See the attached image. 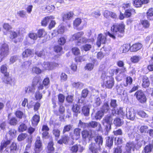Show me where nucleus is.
Returning <instances> with one entry per match:
<instances>
[{
    "instance_id": "nucleus-50",
    "label": "nucleus",
    "mask_w": 153,
    "mask_h": 153,
    "mask_svg": "<svg viewBox=\"0 0 153 153\" xmlns=\"http://www.w3.org/2000/svg\"><path fill=\"white\" fill-rule=\"evenodd\" d=\"M46 34V33L43 29H39L37 32V37L39 38L43 37V35Z\"/></svg>"
},
{
    "instance_id": "nucleus-10",
    "label": "nucleus",
    "mask_w": 153,
    "mask_h": 153,
    "mask_svg": "<svg viewBox=\"0 0 153 153\" xmlns=\"http://www.w3.org/2000/svg\"><path fill=\"white\" fill-rule=\"evenodd\" d=\"M136 146V144L133 142H129L127 143L125 146L126 151L124 153H131V150L134 151Z\"/></svg>"
},
{
    "instance_id": "nucleus-55",
    "label": "nucleus",
    "mask_w": 153,
    "mask_h": 153,
    "mask_svg": "<svg viewBox=\"0 0 153 153\" xmlns=\"http://www.w3.org/2000/svg\"><path fill=\"white\" fill-rule=\"evenodd\" d=\"M81 22V19H80L79 18H76L74 21L73 25L75 27H78L80 25Z\"/></svg>"
},
{
    "instance_id": "nucleus-44",
    "label": "nucleus",
    "mask_w": 153,
    "mask_h": 153,
    "mask_svg": "<svg viewBox=\"0 0 153 153\" xmlns=\"http://www.w3.org/2000/svg\"><path fill=\"white\" fill-rule=\"evenodd\" d=\"M12 79L10 77L8 76H4V78L3 81L5 83L11 85Z\"/></svg>"
},
{
    "instance_id": "nucleus-14",
    "label": "nucleus",
    "mask_w": 153,
    "mask_h": 153,
    "mask_svg": "<svg viewBox=\"0 0 153 153\" xmlns=\"http://www.w3.org/2000/svg\"><path fill=\"white\" fill-rule=\"evenodd\" d=\"M84 148L80 145H75L71 147V150L72 152H77V151L80 152H82Z\"/></svg>"
},
{
    "instance_id": "nucleus-52",
    "label": "nucleus",
    "mask_w": 153,
    "mask_h": 153,
    "mask_svg": "<svg viewBox=\"0 0 153 153\" xmlns=\"http://www.w3.org/2000/svg\"><path fill=\"white\" fill-rule=\"evenodd\" d=\"M72 52L75 55H78L80 54V51L77 47H74L72 49Z\"/></svg>"
},
{
    "instance_id": "nucleus-22",
    "label": "nucleus",
    "mask_w": 153,
    "mask_h": 153,
    "mask_svg": "<svg viewBox=\"0 0 153 153\" xmlns=\"http://www.w3.org/2000/svg\"><path fill=\"white\" fill-rule=\"evenodd\" d=\"M135 13V10L133 9H126L124 13V16L126 17H130L132 14Z\"/></svg>"
},
{
    "instance_id": "nucleus-27",
    "label": "nucleus",
    "mask_w": 153,
    "mask_h": 153,
    "mask_svg": "<svg viewBox=\"0 0 153 153\" xmlns=\"http://www.w3.org/2000/svg\"><path fill=\"white\" fill-rule=\"evenodd\" d=\"M109 106L107 102H105L101 108V111L104 114L106 113L110 110Z\"/></svg>"
},
{
    "instance_id": "nucleus-33",
    "label": "nucleus",
    "mask_w": 153,
    "mask_h": 153,
    "mask_svg": "<svg viewBox=\"0 0 153 153\" xmlns=\"http://www.w3.org/2000/svg\"><path fill=\"white\" fill-rule=\"evenodd\" d=\"M133 3L135 7H140L143 4H144V3H143V0L142 1L141 0H133Z\"/></svg>"
},
{
    "instance_id": "nucleus-29",
    "label": "nucleus",
    "mask_w": 153,
    "mask_h": 153,
    "mask_svg": "<svg viewBox=\"0 0 153 153\" xmlns=\"http://www.w3.org/2000/svg\"><path fill=\"white\" fill-rule=\"evenodd\" d=\"M147 19L149 20L153 19V9L149 8L146 12Z\"/></svg>"
},
{
    "instance_id": "nucleus-15",
    "label": "nucleus",
    "mask_w": 153,
    "mask_h": 153,
    "mask_svg": "<svg viewBox=\"0 0 153 153\" xmlns=\"http://www.w3.org/2000/svg\"><path fill=\"white\" fill-rule=\"evenodd\" d=\"M84 33L82 31H81L76 33L72 35L70 40L71 41L74 40H79V39L83 35Z\"/></svg>"
},
{
    "instance_id": "nucleus-53",
    "label": "nucleus",
    "mask_w": 153,
    "mask_h": 153,
    "mask_svg": "<svg viewBox=\"0 0 153 153\" xmlns=\"http://www.w3.org/2000/svg\"><path fill=\"white\" fill-rule=\"evenodd\" d=\"M113 138L112 137H109L108 139L106 141V144L108 147H111L113 144Z\"/></svg>"
},
{
    "instance_id": "nucleus-38",
    "label": "nucleus",
    "mask_w": 153,
    "mask_h": 153,
    "mask_svg": "<svg viewBox=\"0 0 153 153\" xmlns=\"http://www.w3.org/2000/svg\"><path fill=\"white\" fill-rule=\"evenodd\" d=\"M82 134L83 139H85L87 138H90V132L89 131L87 130H84L82 131Z\"/></svg>"
},
{
    "instance_id": "nucleus-60",
    "label": "nucleus",
    "mask_w": 153,
    "mask_h": 153,
    "mask_svg": "<svg viewBox=\"0 0 153 153\" xmlns=\"http://www.w3.org/2000/svg\"><path fill=\"white\" fill-rule=\"evenodd\" d=\"M91 15L96 18H97L100 16L101 13L99 10H97L91 13Z\"/></svg>"
},
{
    "instance_id": "nucleus-5",
    "label": "nucleus",
    "mask_w": 153,
    "mask_h": 153,
    "mask_svg": "<svg viewBox=\"0 0 153 153\" xmlns=\"http://www.w3.org/2000/svg\"><path fill=\"white\" fill-rule=\"evenodd\" d=\"M116 111L113 110L111 111V114L105 115L103 119L102 123L103 125H104L105 123L107 124H111L113 120V117L115 116Z\"/></svg>"
},
{
    "instance_id": "nucleus-25",
    "label": "nucleus",
    "mask_w": 153,
    "mask_h": 153,
    "mask_svg": "<svg viewBox=\"0 0 153 153\" xmlns=\"http://www.w3.org/2000/svg\"><path fill=\"white\" fill-rule=\"evenodd\" d=\"M130 45L128 44H125L121 46L120 48V51L123 53H125L128 52L129 49L130 50Z\"/></svg>"
},
{
    "instance_id": "nucleus-19",
    "label": "nucleus",
    "mask_w": 153,
    "mask_h": 153,
    "mask_svg": "<svg viewBox=\"0 0 153 153\" xmlns=\"http://www.w3.org/2000/svg\"><path fill=\"white\" fill-rule=\"evenodd\" d=\"M74 13L72 12H69L67 13L63 14L62 15L63 21L65 22L66 20L71 19Z\"/></svg>"
},
{
    "instance_id": "nucleus-21",
    "label": "nucleus",
    "mask_w": 153,
    "mask_h": 153,
    "mask_svg": "<svg viewBox=\"0 0 153 153\" xmlns=\"http://www.w3.org/2000/svg\"><path fill=\"white\" fill-rule=\"evenodd\" d=\"M142 86L144 88L148 87L150 84L148 78L146 76H143L142 78Z\"/></svg>"
},
{
    "instance_id": "nucleus-31",
    "label": "nucleus",
    "mask_w": 153,
    "mask_h": 153,
    "mask_svg": "<svg viewBox=\"0 0 153 153\" xmlns=\"http://www.w3.org/2000/svg\"><path fill=\"white\" fill-rule=\"evenodd\" d=\"M116 111L115 115L118 114L123 118H124L125 117H126V114H125V112H124L122 108H120L117 111Z\"/></svg>"
},
{
    "instance_id": "nucleus-56",
    "label": "nucleus",
    "mask_w": 153,
    "mask_h": 153,
    "mask_svg": "<svg viewBox=\"0 0 153 153\" xmlns=\"http://www.w3.org/2000/svg\"><path fill=\"white\" fill-rule=\"evenodd\" d=\"M94 66V64L88 63L87 64L85 67V68L86 70L90 71L93 69Z\"/></svg>"
},
{
    "instance_id": "nucleus-24",
    "label": "nucleus",
    "mask_w": 153,
    "mask_h": 153,
    "mask_svg": "<svg viewBox=\"0 0 153 153\" xmlns=\"http://www.w3.org/2000/svg\"><path fill=\"white\" fill-rule=\"evenodd\" d=\"M91 106L85 105L82 108V111L83 114L85 116H88L89 114V110Z\"/></svg>"
},
{
    "instance_id": "nucleus-7",
    "label": "nucleus",
    "mask_w": 153,
    "mask_h": 153,
    "mask_svg": "<svg viewBox=\"0 0 153 153\" xmlns=\"http://www.w3.org/2000/svg\"><path fill=\"white\" fill-rule=\"evenodd\" d=\"M88 128H97V130L101 131L102 130V128L101 124L99 122L91 121L87 123Z\"/></svg>"
},
{
    "instance_id": "nucleus-1",
    "label": "nucleus",
    "mask_w": 153,
    "mask_h": 153,
    "mask_svg": "<svg viewBox=\"0 0 153 153\" xmlns=\"http://www.w3.org/2000/svg\"><path fill=\"white\" fill-rule=\"evenodd\" d=\"M95 143H91L88 146L89 150L92 153H99V152L103 151L102 145L103 138L101 136L97 135L94 138Z\"/></svg>"
},
{
    "instance_id": "nucleus-47",
    "label": "nucleus",
    "mask_w": 153,
    "mask_h": 153,
    "mask_svg": "<svg viewBox=\"0 0 153 153\" xmlns=\"http://www.w3.org/2000/svg\"><path fill=\"white\" fill-rule=\"evenodd\" d=\"M72 126H73L70 124L67 125L65 126L64 127L62 131V133L64 134L66 132L69 131L72 128Z\"/></svg>"
},
{
    "instance_id": "nucleus-3",
    "label": "nucleus",
    "mask_w": 153,
    "mask_h": 153,
    "mask_svg": "<svg viewBox=\"0 0 153 153\" xmlns=\"http://www.w3.org/2000/svg\"><path fill=\"white\" fill-rule=\"evenodd\" d=\"M101 78L103 80V84L108 88H111L114 84V78L110 76H106L105 73H102L101 76Z\"/></svg>"
},
{
    "instance_id": "nucleus-37",
    "label": "nucleus",
    "mask_w": 153,
    "mask_h": 153,
    "mask_svg": "<svg viewBox=\"0 0 153 153\" xmlns=\"http://www.w3.org/2000/svg\"><path fill=\"white\" fill-rule=\"evenodd\" d=\"M110 105L111 107L113 108L112 110H114L116 111L115 109L117 106V100H116L114 99L111 100Z\"/></svg>"
},
{
    "instance_id": "nucleus-48",
    "label": "nucleus",
    "mask_w": 153,
    "mask_h": 153,
    "mask_svg": "<svg viewBox=\"0 0 153 153\" xmlns=\"http://www.w3.org/2000/svg\"><path fill=\"white\" fill-rule=\"evenodd\" d=\"M9 123L11 125H16L17 123V121L15 117H12L9 119Z\"/></svg>"
},
{
    "instance_id": "nucleus-9",
    "label": "nucleus",
    "mask_w": 153,
    "mask_h": 153,
    "mask_svg": "<svg viewBox=\"0 0 153 153\" xmlns=\"http://www.w3.org/2000/svg\"><path fill=\"white\" fill-rule=\"evenodd\" d=\"M35 144V147L34 150L35 153H39L42 150V144L39 137H37Z\"/></svg>"
},
{
    "instance_id": "nucleus-11",
    "label": "nucleus",
    "mask_w": 153,
    "mask_h": 153,
    "mask_svg": "<svg viewBox=\"0 0 153 153\" xmlns=\"http://www.w3.org/2000/svg\"><path fill=\"white\" fill-rule=\"evenodd\" d=\"M17 150L16 144L13 143L10 147H7L4 151V153H16Z\"/></svg>"
},
{
    "instance_id": "nucleus-59",
    "label": "nucleus",
    "mask_w": 153,
    "mask_h": 153,
    "mask_svg": "<svg viewBox=\"0 0 153 153\" xmlns=\"http://www.w3.org/2000/svg\"><path fill=\"white\" fill-rule=\"evenodd\" d=\"M27 134L26 133H22L20 134L18 137L19 141H21L25 139L27 137Z\"/></svg>"
},
{
    "instance_id": "nucleus-46",
    "label": "nucleus",
    "mask_w": 153,
    "mask_h": 153,
    "mask_svg": "<svg viewBox=\"0 0 153 153\" xmlns=\"http://www.w3.org/2000/svg\"><path fill=\"white\" fill-rule=\"evenodd\" d=\"M27 129V126L25 124L23 123L21 124L18 128L19 131L20 132H22L25 131Z\"/></svg>"
},
{
    "instance_id": "nucleus-35",
    "label": "nucleus",
    "mask_w": 153,
    "mask_h": 153,
    "mask_svg": "<svg viewBox=\"0 0 153 153\" xmlns=\"http://www.w3.org/2000/svg\"><path fill=\"white\" fill-rule=\"evenodd\" d=\"M32 52L29 49L25 50L22 53V56L23 58L29 56L32 54Z\"/></svg>"
},
{
    "instance_id": "nucleus-43",
    "label": "nucleus",
    "mask_w": 153,
    "mask_h": 153,
    "mask_svg": "<svg viewBox=\"0 0 153 153\" xmlns=\"http://www.w3.org/2000/svg\"><path fill=\"white\" fill-rule=\"evenodd\" d=\"M78 42L82 43H92V42L91 40L90 39H87L85 37H82L79 39Z\"/></svg>"
},
{
    "instance_id": "nucleus-2",
    "label": "nucleus",
    "mask_w": 153,
    "mask_h": 153,
    "mask_svg": "<svg viewBox=\"0 0 153 153\" xmlns=\"http://www.w3.org/2000/svg\"><path fill=\"white\" fill-rule=\"evenodd\" d=\"M125 25L123 24H115L111 27L112 33L108 32L107 35L114 39H115V36L122 37L124 36Z\"/></svg>"
},
{
    "instance_id": "nucleus-51",
    "label": "nucleus",
    "mask_w": 153,
    "mask_h": 153,
    "mask_svg": "<svg viewBox=\"0 0 153 153\" xmlns=\"http://www.w3.org/2000/svg\"><path fill=\"white\" fill-rule=\"evenodd\" d=\"M105 128L104 131L105 132L104 134L107 135L108 134V132L110 131L111 129V124H107V125L105 126Z\"/></svg>"
},
{
    "instance_id": "nucleus-39",
    "label": "nucleus",
    "mask_w": 153,
    "mask_h": 153,
    "mask_svg": "<svg viewBox=\"0 0 153 153\" xmlns=\"http://www.w3.org/2000/svg\"><path fill=\"white\" fill-rule=\"evenodd\" d=\"M141 57L139 56H134L131 58V61L134 63L138 62L141 59Z\"/></svg>"
},
{
    "instance_id": "nucleus-17",
    "label": "nucleus",
    "mask_w": 153,
    "mask_h": 153,
    "mask_svg": "<svg viewBox=\"0 0 153 153\" xmlns=\"http://www.w3.org/2000/svg\"><path fill=\"white\" fill-rule=\"evenodd\" d=\"M135 113L132 109H129L126 111V117L131 120H133L135 118Z\"/></svg>"
},
{
    "instance_id": "nucleus-4",
    "label": "nucleus",
    "mask_w": 153,
    "mask_h": 153,
    "mask_svg": "<svg viewBox=\"0 0 153 153\" xmlns=\"http://www.w3.org/2000/svg\"><path fill=\"white\" fill-rule=\"evenodd\" d=\"M9 49L8 45L4 43L0 46V62L3 58L6 57L9 54Z\"/></svg>"
},
{
    "instance_id": "nucleus-57",
    "label": "nucleus",
    "mask_w": 153,
    "mask_h": 153,
    "mask_svg": "<svg viewBox=\"0 0 153 153\" xmlns=\"http://www.w3.org/2000/svg\"><path fill=\"white\" fill-rule=\"evenodd\" d=\"M43 84L46 88H48V86L50 84V80L49 78L45 79L43 81Z\"/></svg>"
},
{
    "instance_id": "nucleus-36",
    "label": "nucleus",
    "mask_w": 153,
    "mask_h": 153,
    "mask_svg": "<svg viewBox=\"0 0 153 153\" xmlns=\"http://www.w3.org/2000/svg\"><path fill=\"white\" fill-rule=\"evenodd\" d=\"M104 114L101 111L96 112L95 116V118L96 120H100L104 116Z\"/></svg>"
},
{
    "instance_id": "nucleus-16",
    "label": "nucleus",
    "mask_w": 153,
    "mask_h": 153,
    "mask_svg": "<svg viewBox=\"0 0 153 153\" xmlns=\"http://www.w3.org/2000/svg\"><path fill=\"white\" fill-rule=\"evenodd\" d=\"M80 129L79 128H76L74 130L73 134L71 137L73 140H77L80 137Z\"/></svg>"
},
{
    "instance_id": "nucleus-26",
    "label": "nucleus",
    "mask_w": 153,
    "mask_h": 153,
    "mask_svg": "<svg viewBox=\"0 0 153 153\" xmlns=\"http://www.w3.org/2000/svg\"><path fill=\"white\" fill-rule=\"evenodd\" d=\"M40 120V117L39 115L36 114L32 118L31 122L33 126L37 125Z\"/></svg>"
},
{
    "instance_id": "nucleus-41",
    "label": "nucleus",
    "mask_w": 153,
    "mask_h": 153,
    "mask_svg": "<svg viewBox=\"0 0 153 153\" xmlns=\"http://www.w3.org/2000/svg\"><path fill=\"white\" fill-rule=\"evenodd\" d=\"M80 106L79 105L77 104L74 105L72 108V110L75 113H80Z\"/></svg>"
},
{
    "instance_id": "nucleus-18",
    "label": "nucleus",
    "mask_w": 153,
    "mask_h": 153,
    "mask_svg": "<svg viewBox=\"0 0 153 153\" xmlns=\"http://www.w3.org/2000/svg\"><path fill=\"white\" fill-rule=\"evenodd\" d=\"M54 19V17L52 16H49L45 17L41 22L42 25L46 26L48 22Z\"/></svg>"
},
{
    "instance_id": "nucleus-6",
    "label": "nucleus",
    "mask_w": 153,
    "mask_h": 153,
    "mask_svg": "<svg viewBox=\"0 0 153 153\" xmlns=\"http://www.w3.org/2000/svg\"><path fill=\"white\" fill-rule=\"evenodd\" d=\"M135 95L138 100L141 103H145L147 99L143 92L141 91H138L136 92Z\"/></svg>"
},
{
    "instance_id": "nucleus-45",
    "label": "nucleus",
    "mask_w": 153,
    "mask_h": 153,
    "mask_svg": "<svg viewBox=\"0 0 153 153\" xmlns=\"http://www.w3.org/2000/svg\"><path fill=\"white\" fill-rule=\"evenodd\" d=\"M10 143V140H7L6 141H4L3 142L1 143L0 146V150L1 151H2L3 150L4 148L6 147L8 145H9Z\"/></svg>"
},
{
    "instance_id": "nucleus-40",
    "label": "nucleus",
    "mask_w": 153,
    "mask_h": 153,
    "mask_svg": "<svg viewBox=\"0 0 153 153\" xmlns=\"http://www.w3.org/2000/svg\"><path fill=\"white\" fill-rule=\"evenodd\" d=\"M114 123L116 126H120L123 125V122L120 119L117 118L114 120Z\"/></svg>"
},
{
    "instance_id": "nucleus-20",
    "label": "nucleus",
    "mask_w": 153,
    "mask_h": 153,
    "mask_svg": "<svg viewBox=\"0 0 153 153\" xmlns=\"http://www.w3.org/2000/svg\"><path fill=\"white\" fill-rule=\"evenodd\" d=\"M142 47V45L141 43H136L131 47L130 51L132 52H136L140 49Z\"/></svg>"
},
{
    "instance_id": "nucleus-12",
    "label": "nucleus",
    "mask_w": 153,
    "mask_h": 153,
    "mask_svg": "<svg viewBox=\"0 0 153 153\" xmlns=\"http://www.w3.org/2000/svg\"><path fill=\"white\" fill-rule=\"evenodd\" d=\"M106 40L105 36L103 35L102 34H100L97 37V45L98 47H100L101 44H105Z\"/></svg>"
},
{
    "instance_id": "nucleus-49",
    "label": "nucleus",
    "mask_w": 153,
    "mask_h": 153,
    "mask_svg": "<svg viewBox=\"0 0 153 153\" xmlns=\"http://www.w3.org/2000/svg\"><path fill=\"white\" fill-rule=\"evenodd\" d=\"M78 126L79 128H85L88 127L87 123H84L81 120H79V123L78 124Z\"/></svg>"
},
{
    "instance_id": "nucleus-34",
    "label": "nucleus",
    "mask_w": 153,
    "mask_h": 153,
    "mask_svg": "<svg viewBox=\"0 0 153 153\" xmlns=\"http://www.w3.org/2000/svg\"><path fill=\"white\" fill-rule=\"evenodd\" d=\"M69 139V137L68 136H63L61 140L58 141V143L60 144H62L63 143L66 144L68 142Z\"/></svg>"
},
{
    "instance_id": "nucleus-63",
    "label": "nucleus",
    "mask_w": 153,
    "mask_h": 153,
    "mask_svg": "<svg viewBox=\"0 0 153 153\" xmlns=\"http://www.w3.org/2000/svg\"><path fill=\"white\" fill-rule=\"evenodd\" d=\"M10 38L13 39L17 37L18 34L16 32L13 31H11L10 32Z\"/></svg>"
},
{
    "instance_id": "nucleus-61",
    "label": "nucleus",
    "mask_w": 153,
    "mask_h": 153,
    "mask_svg": "<svg viewBox=\"0 0 153 153\" xmlns=\"http://www.w3.org/2000/svg\"><path fill=\"white\" fill-rule=\"evenodd\" d=\"M53 134L56 138H58L60 135V131L58 129H54L53 130Z\"/></svg>"
},
{
    "instance_id": "nucleus-32",
    "label": "nucleus",
    "mask_w": 153,
    "mask_h": 153,
    "mask_svg": "<svg viewBox=\"0 0 153 153\" xmlns=\"http://www.w3.org/2000/svg\"><path fill=\"white\" fill-rule=\"evenodd\" d=\"M72 86L76 89L82 88L83 86V84L80 82H71Z\"/></svg>"
},
{
    "instance_id": "nucleus-62",
    "label": "nucleus",
    "mask_w": 153,
    "mask_h": 153,
    "mask_svg": "<svg viewBox=\"0 0 153 153\" xmlns=\"http://www.w3.org/2000/svg\"><path fill=\"white\" fill-rule=\"evenodd\" d=\"M32 71L33 72L37 74H39L41 73V70L39 68L36 66H33L32 69Z\"/></svg>"
},
{
    "instance_id": "nucleus-42",
    "label": "nucleus",
    "mask_w": 153,
    "mask_h": 153,
    "mask_svg": "<svg viewBox=\"0 0 153 153\" xmlns=\"http://www.w3.org/2000/svg\"><path fill=\"white\" fill-rule=\"evenodd\" d=\"M53 146V142L50 141L49 143L47 146V149L48 150V153H50L54 150V149Z\"/></svg>"
},
{
    "instance_id": "nucleus-54",
    "label": "nucleus",
    "mask_w": 153,
    "mask_h": 153,
    "mask_svg": "<svg viewBox=\"0 0 153 153\" xmlns=\"http://www.w3.org/2000/svg\"><path fill=\"white\" fill-rule=\"evenodd\" d=\"M92 43H90V44H86L82 46V48L85 51H89L91 48V44Z\"/></svg>"
},
{
    "instance_id": "nucleus-28",
    "label": "nucleus",
    "mask_w": 153,
    "mask_h": 153,
    "mask_svg": "<svg viewBox=\"0 0 153 153\" xmlns=\"http://www.w3.org/2000/svg\"><path fill=\"white\" fill-rule=\"evenodd\" d=\"M144 152L145 153H149L153 150V145L149 144L146 146L144 148Z\"/></svg>"
},
{
    "instance_id": "nucleus-8",
    "label": "nucleus",
    "mask_w": 153,
    "mask_h": 153,
    "mask_svg": "<svg viewBox=\"0 0 153 153\" xmlns=\"http://www.w3.org/2000/svg\"><path fill=\"white\" fill-rule=\"evenodd\" d=\"M58 65V64L54 62H45L42 65V66L45 69L51 70Z\"/></svg>"
},
{
    "instance_id": "nucleus-23",
    "label": "nucleus",
    "mask_w": 153,
    "mask_h": 153,
    "mask_svg": "<svg viewBox=\"0 0 153 153\" xmlns=\"http://www.w3.org/2000/svg\"><path fill=\"white\" fill-rule=\"evenodd\" d=\"M35 90V87L31 85V86L26 87L24 89V91L25 93L29 94L30 93H33Z\"/></svg>"
},
{
    "instance_id": "nucleus-13",
    "label": "nucleus",
    "mask_w": 153,
    "mask_h": 153,
    "mask_svg": "<svg viewBox=\"0 0 153 153\" xmlns=\"http://www.w3.org/2000/svg\"><path fill=\"white\" fill-rule=\"evenodd\" d=\"M65 30V27L62 25H60L58 26L57 30H54L53 33H52V35L55 36V35H57L59 34H63Z\"/></svg>"
},
{
    "instance_id": "nucleus-64",
    "label": "nucleus",
    "mask_w": 153,
    "mask_h": 153,
    "mask_svg": "<svg viewBox=\"0 0 153 153\" xmlns=\"http://www.w3.org/2000/svg\"><path fill=\"white\" fill-rule=\"evenodd\" d=\"M142 118H146L148 116V115L144 111H140L137 113Z\"/></svg>"
},
{
    "instance_id": "nucleus-30",
    "label": "nucleus",
    "mask_w": 153,
    "mask_h": 153,
    "mask_svg": "<svg viewBox=\"0 0 153 153\" xmlns=\"http://www.w3.org/2000/svg\"><path fill=\"white\" fill-rule=\"evenodd\" d=\"M0 71L4 76L9 75V73L7 72V68L6 64L3 65L1 67Z\"/></svg>"
},
{
    "instance_id": "nucleus-58",
    "label": "nucleus",
    "mask_w": 153,
    "mask_h": 153,
    "mask_svg": "<svg viewBox=\"0 0 153 153\" xmlns=\"http://www.w3.org/2000/svg\"><path fill=\"white\" fill-rule=\"evenodd\" d=\"M148 127L147 126H143L140 127L139 130L141 133H146L147 131Z\"/></svg>"
}]
</instances>
